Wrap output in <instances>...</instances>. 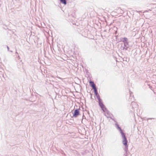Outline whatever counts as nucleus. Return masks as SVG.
I'll return each mask as SVG.
<instances>
[{
  "instance_id": "f257e3e1",
  "label": "nucleus",
  "mask_w": 156,
  "mask_h": 156,
  "mask_svg": "<svg viewBox=\"0 0 156 156\" xmlns=\"http://www.w3.org/2000/svg\"><path fill=\"white\" fill-rule=\"evenodd\" d=\"M121 133L122 136V137L123 138L122 140V143L126 147H127L128 146L127 145V141L126 138V137L124 134L122 132V131L121 130Z\"/></svg>"
},
{
  "instance_id": "f03ea898",
  "label": "nucleus",
  "mask_w": 156,
  "mask_h": 156,
  "mask_svg": "<svg viewBox=\"0 0 156 156\" xmlns=\"http://www.w3.org/2000/svg\"><path fill=\"white\" fill-rule=\"evenodd\" d=\"M98 98L99 100V104L102 110L103 111V112H105L106 110H107V108H106L105 105L103 104V103L101 102V100L100 99V97L99 96H98Z\"/></svg>"
},
{
  "instance_id": "7ed1b4c3",
  "label": "nucleus",
  "mask_w": 156,
  "mask_h": 156,
  "mask_svg": "<svg viewBox=\"0 0 156 156\" xmlns=\"http://www.w3.org/2000/svg\"><path fill=\"white\" fill-rule=\"evenodd\" d=\"M104 113L105 115L108 118H111L112 116V114H111L109 111L107 110L105 111L104 112Z\"/></svg>"
},
{
  "instance_id": "20e7f679",
  "label": "nucleus",
  "mask_w": 156,
  "mask_h": 156,
  "mask_svg": "<svg viewBox=\"0 0 156 156\" xmlns=\"http://www.w3.org/2000/svg\"><path fill=\"white\" fill-rule=\"evenodd\" d=\"M79 115V110L76 109L73 115V116L75 117H76Z\"/></svg>"
},
{
  "instance_id": "39448f33",
  "label": "nucleus",
  "mask_w": 156,
  "mask_h": 156,
  "mask_svg": "<svg viewBox=\"0 0 156 156\" xmlns=\"http://www.w3.org/2000/svg\"><path fill=\"white\" fill-rule=\"evenodd\" d=\"M89 83H90V86L91 87H92L93 89L96 87L95 85L94 84V82L90 81L89 82Z\"/></svg>"
},
{
  "instance_id": "423d86ee",
  "label": "nucleus",
  "mask_w": 156,
  "mask_h": 156,
  "mask_svg": "<svg viewBox=\"0 0 156 156\" xmlns=\"http://www.w3.org/2000/svg\"><path fill=\"white\" fill-rule=\"evenodd\" d=\"M93 89L94 90L95 94H96V95H98V94L97 90L96 87L93 88Z\"/></svg>"
},
{
  "instance_id": "0eeeda50",
  "label": "nucleus",
  "mask_w": 156,
  "mask_h": 156,
  "mask_svg": "<svg viewBox=\"0 0 156 156\" xmlns=\"http://www.w3.org/2000/svg\"><path fill=\"white\" fill-rule=\"evenodd\" d=\"M60 1L62 3L64 4L65 5H66V0H60Z\"/></svg>"
},
{
  "instance_id": "6e6552de",
  "label": "nucleus",
  "mask_w": 156,
  "mask_h": 156,
  "mask_svg": "<svg viewBox=\"0 0 156 156\" xmlns=\"http://www.w3.org/2000/svg\"><path fill=\"white\" fill-rule=\"evenodd\" d=\"M127 38L126 37H124L123 38V42H125V41H127Z\"/></svg>"
},
{
  "instance_id": "1a4fd4ad",
  "label": "nucleus",
  "mask_w": 156,
  "mask_h": 156,
  "mask_svg": "<svg viewBox=\"0 0 156 156\" xmlns=\"http://www.w3.org/2000/svg\"><path fill=\"white\" fill-rule=\"evenodd\" d=\"M119 129H120V130H121V129L120 128H119Z\"/></svg>"
},
{
  "instance_id": "9d476101",
  "label": "nucleus",
  "mask_w": 156,
  "mask_h": 156,
  "mask_svg": "<svg viewBox=\"0 0 156 156\" xmlns=\"http://www.w3.org/2000/svg\"><path fill=\"white\" fill-rule=\"evenodd\" d=\"M119 129H120V130H121V129L120 128H119Z\"/></svg>"
},
{
  "instance_id": "9b49d317",
  "label": "nucleus",
  "mask_w": 156,
  "mask_h": 156,
  "mask_svg": "<svg viewBox=\"0 0 156 156\" xmlns=\"http://www.w3.org/2000/svg\"><path fill=\"white\" fill-rule=\"evenodd\" d=\"M119 129H120V130H121V129L120 128H119Z\"/></svg>"
},
{
  "instance_id": "f8f14e48",
  "label": "nucleus",
  "mask_w": 156,
  "mask_h": 156,
  "mask_svg": "<svg viewBox=\"0 0 156 156\" xmlns=\"http://www.w3.org/2000/svg\"><path fill=\"white\" fill-rule=\"evenodd\" d=\"M119 129H120V130H121V129L120 128H119Z\"/></svg>"
}]
</instances>
